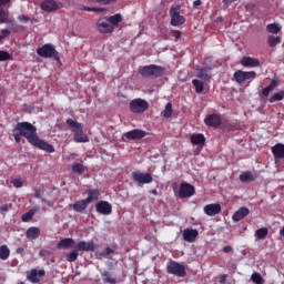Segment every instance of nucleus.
<instances>
[{"label":"nucleus","instance_id":"obj_1","mask_svg":"<svg viewBox=\"0 0 284 284\" xmlns=\"http://www.w3.org/2000/svg\"><path fill=\"white\" fill-rule=\"evenodd\" d=\"M12 134L16 143H21V136H23L33 148H38V150L48 154H54V145L41 140L37 134V126L30 122H18L12 130Z\"/></svg>","mask_w":284,"mask_h":284},{"label":"nucleus","instance_id":"obj_2","mask_svg":"<svg viewBox=\"0 0 284 284\" xmlns=\"http://www.w3.org/2000/svg\"><path fill=\"white\" fill-rule=\"evenodd\" d=\"M139 74L146 79H159V77L165 74V69L155 64L144 65L140 67Z\"/></svg>","mask_w":284,"mask_h":284},{"label":"nucleus","instance_id":"obj_3","mask_svg":"<svg viewBox=\"0 0 284 284\" xmlns=\"http://www.w3.org/2000/svg\"><path fill=\"white\" fill-rule=\"evenodd\" d=\"M149 108L150 103L141 98L133 99L129 104V110L133 112V114H143Z\"/></svg>","mask_w":284,"mask_h":284},{"label":"nucleus","instance_id":"obj_4","mask_svg":"<svg viewBox=\"0 0 284 284\" xmlns=\"http://www.w3.org/2000/svg\"><path fill=\"white\" fill-rule=\"evenodd\" d=\"M37 55L42 59H59V52L54 45L48 43L37 49Z\"/></svg>","mask_w":284,"mask_h":284},{"label":"nucleus","instance_id":"obj_5","mask_svg":"<svg viewBox=\"0 0 284 284\" xmlns=\"http://www.w3.org/2000/svg\"><path fill=\"white\" fill-rule=\"evenodd\" d=\"M168 274H173V276H178L179 278H183L186 276L187 272L185 271V266L175 261H171L166 265Z\"/></svg>","mask_w":284,"mask_h":284},{"label":"nucleus","instance_id":"obj_6","mask_svg":"<svg viewBox=\"0 0 284 284\" xmlns=\"http://www.w3.org/2000/svg\"><path fill=\"white\" fill-rule=\"evenodd\" d=\"M169 14L171 17V26H173V28L183 26V23H185V17L181 16L180 6H172L169 11Z\"/></svg>","mask_w":284,"mask_h":284},{"label":"nucleus","instance_id":"obj_7","mask_svg":"<svg viewBox=\"0 0 284 284\" xmlns=\"http://www.w3.org/2000/svg\"><path fill=\"white\" fill-rule=\"evenodd\" d=\"M148 136V132L141 129L131 130L122 134V140L124 143L128 141H141V139H145Z\"/></svg>","mask_w":284,"mask_h":284},{"label":"nucleus","instance_id":"obj_8","mask_svg":"<svg viewBox=\"0 0 284 284\" xmlns=\"http://www.w3.org/2000/svg\"><path fill=\"white\" fill-rule=\"evenodd\" d=\"M236 83H245V81H250V79H256V73L254 71H242L237 70L233 74Z\"/></svg>","mask_w":284,"mask_h":284},{"label":"nucleus","instance_id":"obj_9","mask_svg":"<svg viewBox=\"0 0 284 284\" xmlns=\"http://www.w3.org/2000/svg\"><path fill=\"white\" fill-rule=\"evenodd\" d=\"M97 28L101 34H112L114 32V27L105 18H100L97 21Z\"/></svg>","mask_w":284,"mask_h":284},{"label":"nucleus","instance_id":"obj_10","mask_svg":"<svg viewBox=\"0 0 284 284\" xmlns=\"http://www.w3.org/2000/svg\"><path fill=\"white\" fill-rule=\"evenodd\" d=\"M132 179L135 183L150 184L154 181L152 178V173H141L140 171H135L132 173Z\"/></svg>","mask_w":284,"mask_h":284},{"label":"nucleus","instance_id":"obj_11","mask_svg":"<svg viewBox=\"0 0 284 284\" xmlns=\"http://www.w3.org/2000/svg\"><path fill=\"white\" fill-rule=\"evenodd\" d=\"M45 276V270H37L32 268L30 272L27 273V280L30 283H41V278Z\"/></svg>","mask_w":284,"mask_h":284},{"label":"nucleus","instance_id":"obj_12","mask_svg":"<svg viewBox=\"0 0 284 284\" xmlns=\"http://www.w3.org/2000/svg\"><path fill=\"white\" fill-rule=\"evenodd\" d=\"M195 189L190 183H182L180 185L179 196L180 199H190V196H194Z\"/></svg>","mask_w":284,"mask_h":284},{"label":"nucleus","instance_id":"obj_13","mask_svg":"<svg viewBox=\"0 0 284 284\" xmlns=\"http://www.w3.org/2000/svg\"><path fill=\"white\" fill-rule=\"evenodd\" d=\"M95 210L103 216H110V214H112V204L108 201H100L95 204Z\"/></svg>","mask_w":284,"mask_h":284},{"label":"nucleus","instance_id":"obj_14","mask_svg":"<svg viewBox=\"0 0 284 284\" xmlns=\"http://www.w3.org/2000/svg\"><path fill=\"white\" fill-rule=\"evenodd\" d=\"M40 8H41V10H43V12H57V10H59V8H61V3H59L54 0H43L40 3Z\"/></svg>","mask_w":284,"mask_h":284},{"label":"nucleus","instance_id":"obj_15","mask_svg":"<svg viewBox=\"0 0 284 284\" xmlns=\"http://www.w3.org/2000/svg\"><path fill=\"white\" fill-rule=\"evenodd\" d=\"M204 123L209 128H219V125H221V123H222L221 115H219L216 113L209 114L205 116Z\"/></svg>","mask_w":284,"mask_h":284},{"label":"nucleus","instance_id":"obj_16","mask_svg":"<svg viewBox=\"0 0 284 284\" xmlns=\"http://www.w3.org/2000/svg\"><path fill=\"white\" fill-rule=\"evenodd\" d=\"M75 248L79 252H94V250H97V244H94V241H81L77 243Z\"/></svg>","mask_w":284,"mask_h":284},{"label":"nucleus","instance_id":"obj_17","mask_svg":"<svg viewBox=\"0 0 284 284\" xmlns=\"http://www.w3.org/2000/svg\"><path fill=\"white\" fill-rule=\"evenodd\" d=\"M182 236L186 243H194L199 239V231L196 229H185Z\"/></svg>","mask_w":284,"mask_h":284},{"label":"nucleus","instance_id":"obj_18","mask_svg":"<svg viewBox=\"0 0 284 284\" xmlns=\"http://www.w3.org/2000/svg\"><path fill=\"white\" fill-rule=\"evenodd\" d=\"M203 210L206 216H216V214H221V204H206Z\"/></svg>","mask_w":284,"mask_h":284},{"label":"nucleus","instance_id":"obj_19","mask_svg":"<svg viewBox=\"0 0 284 284\" xmlns=\"http://www.w3.org/2000/svg\"><path fill=\"white\" fill-rule=\"evenodd\" d=\"M250 215V209L242 206L240 207L232 216L233 221L235 223H239V221H243V219H245V216Z\"/></svg>","mask_w":284,"mask_h":284},{"label":"nucleus","instance_id":"obj_20","mask_svg":"<svg viewBox=\"0 0 284 284\" xmlns=\"http://www.w3.org/2000/svg\"><path fill=\"white\" fill-rule=\"evenodd\" d=\"M241 63L244 68H258V65H261L257 59L251 57L242 58Z\"/></svg>","mask_w":284,"mask_h":284},{"label":"nucleus","instance_id":"obj_21","mask_svg":"<svg viewBox=\"0 0 284 284\" xmlns=\"http://www.w3.org/2000/svg\"><path fill=\"white\" fill-rule=\"evenodd\" d=\"M88 205L90 204L87 202V200H80L73 204H69V207H72V210H74L75 212L81 213L88 210Z\"/></svg>","mask_w":284,"mask_h":284},{"label":"nucleus","instance_id":"obj_22","mask_svg":"<svg viewBox=\"0 0 284 284\" xmlns=\"http://www.w3.org/2000/svg\"><path fill=\"white\" fill-rule=\"evenodd\" d=\"M73 141L75 143H88L90 138L83 133V128H81L80 130L74 131Z\"/></svg>","mask_w":284,"mask_h":284},{"label":"nucleus","instance_id":"obj_23","mask_svg":"<svg viewBox=\"0 0 284 284\" xmlns=\"http://www.w3.org/2000/svg\"><path fill=\"white\" fill-rule=\"evenodd\" d=\"M192 145H200L203 148L205 145V135L203 133H195L191 135Z\"/></svg>","mask_w":284,"mask_h":284},{"label":"nucleus","instance_id":"obj_24","mask_svg":"<svg viewBox=\"0 0 284 284\" xmlns=\"http://www.w3.org/2000/svg\"><path fill=\"white\" fill-rule=\"evenodd\" d=\"M272 154L274 159H284V144L277 143L274 146H272Z\"/></svg>","mask_w":284,"mask_h":284},{"label":"nucleus","instance_id":"obj_25","mask_svg":"<svg viewBox=\"0 0 284 284\" xmlns=\"http://www.w3.org/2000/svg\"><path fill=\"white\" fill-rule=\"evenodd\" d=\"M39 236H41V230H39V227L31 226L27 230V239H29V241H37Z\"/></svg>","mask_w":284,"mask_h":284},{"label":"nucleus","instance_id":"obj_26","mask_svg":"<svg viewBox=\"0 0 284 284\" xmlns=\"http://www.w3.org/2000/svg\"><path fill=\"white\" fill-rule=\"evenodd\" d=\"M74 239L72 237H65L63 240H60L58 243V250H68L69 247H72L74 245Z\"/></svg>","mask_w":284,"mask_h":284},{"label":"nucleus","instance_id":"obj_27","mask_svg":"<svg viewBox=\"0 0 284 284\" xmlns=\"http://www.w3.org/2000/svg\"><path fill=\"white\" fill-rule=\"evenodd\" d=\"M196 77L197 79H202V81H205V83L210 82V80L212 79L207 69L204 68L196 69Z\"/></svg>","mask_w":284,"mask_h":284},{"label":"nucleus","instance_id":"obj_28","mask_svg":"<svg viewBox=\"0 0 284 284\" xmlns=\"http://www.w3.org/2000/svg\"><path fill=\"white\" fill-rule=\"evenodd\" d=\"M240 181L242 183H252V181H256V175L250 171H246L240 175Z\"/></svg>","mask_w":284,"mask_h":284},{"label":"nucleus","instance_id":"obj_29","mask_svg":"<svg viewBox=\"0 0 284 284\" xmlns=\"http://www.w3.org/2000/svg\"><path fill=\"white\" fill-rule=\"evenodd\" d=\"M100 194L99 189L89 190L88 197L84 201L90 205V203L99 200Z\"/></svg>","mask_w":284,"mask_h":284},{"label":"nucleus","instance_id":"obj_30","mask_svg":"<svg viewBox=\"0 0 284 284\" xmlns=\"http://www.w3.org/2000/svg\"><path fill=\"white\" fill-rule=\"evenodd\" d=\"M67 125L70 130H72V132H77L78 130H81V128H83V123L72 120L70 118L67 119Z\"/></svg>","mask_w":284,"mask_h":284},{"label":"nucleus","instance_id":"obj_31","mask_svg":"<svg viewBox=\"0 0 284 284\" xmlns=\"http://www.w3.org/2000/svg\"><path fill=\"white\" fill-rule=\"evenodd\" d=\"M108 21L110 22V24L113 27V30H114V28H116V26H119V23L123 21V16H121V13L110 16L108 18Z\"/></svg>","mask_w":284,"mask_h":284},{"label":"nucleus","instance_id":"obj_32","mask_svg":"<svg viewBox=\"0 0 284 284\" xmlns=\"http://www.w3.org/2000/svg\"><path fill=\"white\" fill-rule=\"evenodd\" d=\"M192 83L195 88V92L197 94H203V90H205V82L199 80V79H193Z\"/></svg>","mask_w":284,"mask_h":284},{"label":"nucleus","instance_id":"obj_33","mask_svg":"<svg viewBox=\"0 0 284 284\" xmlns=\"http://www.w3.org/2000/svg\"><path fill=\"white\" fill-rule=\"evenodd\" d=\"M275 88H278V82L276 80H272L270 85L262 90L263 97H270V92H272Z\"/></svg>","mask_w":284,"mask_h":284},{"label":"nucleus","instance_id":"obj_34","mask_svg":"<svg viewBox=\"0 0 284 284\" xmlns=\"http://www.w3.org/2000/svg\"><path fill=\"white\" fill-rule=\"evenodd\" d=\"M0 23H12V21H10V11L0 9Z\"/></svg>","mask_w":284,"mask_h":284},{"label":"nucleus","instance_id":"obj_35","mask_svg":"<svg viewBox=\"0 0 284 284\" xmlns=\"http://www.w3.org/2000/svg\"><path fill=\"white\" fill-rule=\"evenodd\" d=\"M8 258H10V248H8V245H1L0 246V260L8 261Z\"/></svg>","mask_w":284,"mask_h":284},{"label":"nucleus","instance_id":"obj_36","mask_svg":"<svg viewBox=\"0 0 284 284\" xmlns=\"http://www.w3.org/2000/svg\"><path fill=\"white\" fill-rule=\"evenodd\" d=\"M267 234H270V230H267V227H261L255 231V236L260 241H263V239H265V236H267Z\"/></svg>","mask_w":284,"mask_h":284},{"label":"nucleus","instance_id":"obj_37","mask_svg":"<svg viewBox=\"0 0 284 284\" xmlns=\"http://www.w3.org/2000/svg\"><path fill=\"white\" fill-rule=\"evenodd\" d=\"M37 212H39V209H36V210L32 209L28 213H24L22 215L23 223H28V221H32V219H33L34 214H37Z\"/></svg>","mask_w":284,"mask_h":284},{"label":"nucleus","instance_id":"obj_38","mask_svg":"<svg viewBox=\"0 0 284 284\" xmlns=\"http://www.w3.org/2000/svg\"><path fill=\"white\" fill-rule=\"evenodd\" d=\"M77 258H79V250H77V247H75L69 254H67V261L69 263H74V261H77Z\"/></svg>","mask_w":284,"mask_h":284},{"label":"nucleus","instance_id":"obj_39","mask_svg":"<svg viewBox=\"0 0 284 284\" xmlns=\"http://www.w3.org/2000/svg\"><path fill=\"white\" fill-rule=\"evenodd\" d=\"M266 30L270 34H278L281 32V27L276 23H271L267 24Z\"/></svg>","mask_w":284,"mask_h":284},{"label":"nucleus","instance_id":"obj_40","mask_svg":"<svg viewBox=\"0 0 284 284\" xmlns=\"http://www.w3.org/2000/svg\"><path fill=\"white\" fill-rule=\"evenodd\" d=\"M270 48H276L281 43V37L270 36L267 39Z\"/></svg>","mask_w":284,"mask_h":284},{"label":"nucleus","instance_id":"obj_41","mask_svg":"<svg viewBox=\"0 0 284 284\" xmlns=\"http://www.w3.org/2000/svg\"><path fill=\"white\" fill-rule=\"evenodd\" d=\"M284 99V91H280L274 93L271 98H270V103H276V101H283Z\"/></svg>","mask_w":284,"mask_h":284},{"label":"nucleus","instance_id":"obj_42","mask_svg":"<svg viewBox=\"0 0 284 284\" xmlns=\"http://www.w3.org/2000/svg\"><path fill=\"white\" fill-rule=\"evenodd\" d=\"M172 102L166 103L164 111L162 112V116H164V119H170L172 118Z\"/></svg>","mask_w":284,"mask_h":284},{"label":"nucleus","instance_id":"obj_43","mask_svg":"<svg viewBox=\"0 0 284 284\" xmlns=\"http://www.w3.org/2000/svg\"><path fill=\"white\" fill-rule=\"evenodd\" d=\"M72 172L75 174H83V172H85V168L81 163H74L72 165Z\"/></svg>","mask_w":284,"mask_h":284},{"label":"nucleus","instance_id":"obj_44","mask_svg":"<svg viewBox=\"0 0 284 284\" xmlns=\"http://www.w3.org/2000/svg\"><path fill=\"white\" fill-rule=\"evenodd\" d=\"M251 281H253L255 284H263V276H261L260 273H253Z\"/></svg>","mask_w":284,"mask_h":284},{"label":"nucleus","instance_id":"obj_45","mask_svg":"<svg viewBox=\"0 0 284 284\" xmlns=\"http://www.w3.org/2000/svg\"><path fill=\"white\" fill-rule=\"evenodd\" d=\"M12 55L8 51H0V62L1 61H10Z\"/></svg>","mask_w":284,"mask_h":284},{"label":"nucleus","instance_id":"obj_46","mask_svg":"<svg viewBox=\"0 0 284 284\" xmlns=\"http://www.w3.org/2000/svg\"><path fill=\"white\" fill-rule=\"evenodd\" d=\"M83 10L87 12H105V8H95V7H83Z\"/></svg>","mask_w":284,"mask_h":284},{"label":"nucleus","instance_id":"obj_47","mask_svg":"<svg viewBox=\"0 0 284 284\" xmlns=\"http://www.w3.org/2000/svg\"><path fill=\"white\" fill-rule=\"evenodd\" d=\"M18 20H19L20 23H28V21L33 22L34 18H30L26 14H21V16L18 17Z\"/></svg>","mask_w":284,"mask_h":284},{"label":"nucleus","instance_id":"obj_48","mask_svg":"<svg viewBox=\"0 0 284 284\" xmlns=\"http://www.w3.org/2000/svg\"><path fill=\"white\" fill-rule=\"evenodd\" d=\"M11 183H12L13 187H23V180H21V178L12 179Z\"/></svg>","mask_w":284,"mask_h":284},{"label":"nucleus","instance_id":"obj_49","mask_svg":"<svg viewBox=\"0 0 284 284\" xmlns=\"http://www.w3.org/2000/svg\"><path fill=\"white\" fill-rule=\"evenodd\" d=\"M94 3H101L102 6H110V3H115L116 0H92Z\"/></svg>","mask_w":284,"mask_h":284},{"label":"nucleus","instance_id":"obj_50","mask_svg":"<svg viewBox=\"0 0 284 284\" xmlns=\"http://www.w3.org/2000/svg\"><path fill=\"white\" fill-rule=\"evenodd\" d=\"M10 34H11L10 30H8V29H2V30H1V36H0V43L3 41V39H4L6 37H10Z\"/></svg>","mask_w":284,"mask_h":284},{"label":"nucleus","instance_id":"obj_51","mask_svg":"<svg viewBox=\"0 0 284 284\" xmlns=\"http://www.w3.org/2000/svg\"><path fill=\"white\" fill-rule=\"evenodd\" d=\"M10 207H12V204H2L0 206V211L1 212H9L10 211Z\"/></svg>","mask_w":284,"mask_h":284},{"label":"nucleus","instance_id":"obj_52","mask_svg":"<svg viewBox=\"0 0 284 284\" xmlns=\"http://www.w3.org/2000/svg\"><path fill=\"white\" fill-rule=\"evenodd\" d=\"M103 283L116 284V278H114V277H104Z\"/></svg>","mask_w":284,"mask_h":284},{"label":"nucleus","instance_id":"obj_53","mask_svg":"<svg viewBox=\"0 0 284 284\" xmlns=\"http://www.w3.org/2000/svg\"><path fill=\"white\" fill-rule=\"evenodd\" d=\"M233 250L234 248H232V246H230V245H226V246L223 247L224 254H230V252H233Z\"/></svg>","mask_w":284,"mask_h":284},{"label":"nucleus","instance_id":"obj_54","mask_svg":"<svg viewBox=\"0 0 284 284\" xmlns=\"http://www.w3.org/2000/svg\"><path fill=\"white\" fill-rule=\"evenodd\" d=\"M39 255L40 256H50V251H48V250H40Z\"/></svg>","mask_w":284,"mask_h":284},{"label":"nucleus","instance_id":"obj_55","mask_svg":"<svg viewBox=\"0 0 284 284\" xmlns=\"http://www.w3.org/2000/svg\"><path fill=\"white\" fill-rule=\"evenodd\" d=\"M226 281H227V275H226V274L220 275V281H219V283L224 284Z\"/></svg>","mask_w":284,"mask_h":284},{"label":"nucleus","instance_id":"obj_56","mask_svg":"<svg viewBox=\"0 0 284 284\" xmlns=\"http://www.w3.org/2000/svg\"><path fill=\"white\" fill-rule=\"evenodd\" d=\"M104 254H105V256H110V254H114V250H112L111 247H106L104 250Z\"/></svg>","mask_w":284,"mask_h":284},{"label":"nucleus","instance_id":"obj_57","mask_svg":"<svg viewBox=\"0 0 284 284\" xmlns=\"http://www.w3.org/2000/svg\"><path fill=\"white\" fill-rule=\"evenodd\" d=\"M172 34H173V37H174L175 39H181V31L174 30V31L172 32Z\"/></svg>","mask_w":284,"mask_h":284},{"label":"nucleus","instance_id":"obj_58","mask_svg":"<svg viewBox=\"0 0 284 284\" xmlns=\"http://www.w3.org/2000/svg\"><path fill=\"white\" fill-rule=\"evenodd\" d=\"M234 2L235 1H232V0H223L225 8H230V6H232V3H234Z\"/></svg>","mask_w":284,"mask_h":284},{"label":"nucleus","instance_id":"obj_59","mask_svg":"<svg viewBox=\"0 0 284 284\" xmlns=\"http://www.w3.org/2000/svg\"><path fill=\"white\" fill-rule=\"evenodd\" d=\"M12 0H0V6H8Z\"/></svg>","mask_w":284,"mask_h":284},{"label":"nucleus","instance_id":"obj_60","mask_svg":"<svg viewBox=\"0 0 284 284\" xmlns=\"http://www.w3.org/2000/svg\"><path fill=\"white\" fill-rule=\"evenodd\" d=\"M34 199H41V191L39 190L36 191Z\"/></svg>","mask_w":284,"mask_h":284},{"label":"nucleus","instance_id":"obj_61","mask_svg":"<svg viewBox=\"0 0 284 284\" xmlns=\"http://www.w3.org/2000/svg\"><path fill=\"white\" fill-rule=\"evenodd\" d=\"M203 3V1H201V0H195L194 2H193V6H201Z\"/></svg>","mask_w":284,"mask_h":284},{"label":"nucleus","instance_id":"obj_62","mask_svg":"<svg viewBox=\"0 0 284 284\" xmlns=\"http://www.w3.org/2000/svg\"><path fill=\"white\" fill-rule=\"evenodd\" d=\"M16 252L17 254H23L24 250L23 247H18Z\"/></svg>","mask_w":284,"mask_h":284},{"label":"nucleus","instance_id":"obj_63","mask_svg":"<svg viewBox=\"0 0 284 284\" xmlns=\"http://www.w3.org/2000/svg\"><path fill=\"white\" fill-rule=\"evenodd\" d=\"M280 235H281V236H284V226H283L282 230H280Z\"/></svg>","mask_w":284,"mask_h":284},{"label":"nucleus","instance_id":"obj_64","mask_svg":"<svg viewBox=\"0 0 284 284\" xmlns=\"http://www.w3.org/2000/svg\"><path fill=\"white\" fill-rule=\"evenodd\" d=\"M152 194H155V195H156V194H158L156 190H153V191H152Z\"/></svg>","mask_w":284,"mask_h":284}]
</instances>
